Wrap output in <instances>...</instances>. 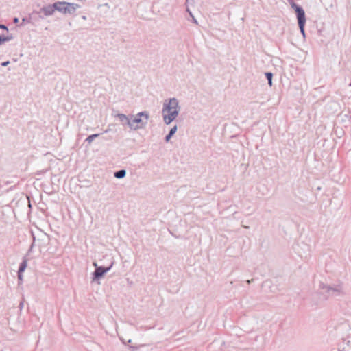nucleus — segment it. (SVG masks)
<instances>
[{
  "label": "nucleus",
  "instance_id": "nucleus-1",
  "mask_svg": "<svg viewBox=\"0 0 351 351\" xmlns=\"http://www.w3.org/2000/svg\"><path fill=\"white\" fill-rule=\"evenodd\" d=\"M180 111L179 101L176 97L165 99L162 104V115L163 121L169 125L178 116Z\"/></svg>",
  "mask_w": 351,
  "mask_h": 351
},
{
  "label": "nucleus",
  "instance_id": "nucleus-2",
  "mask_svg": "<svg viewBox=\"0 0 351 351\" xmlns=\"http://www.w3.org/2000/svg\"><path fill=\"white\" fill-rule=\"evenodd\" d=\"M149 118V113L146 111L138 112L135 116L131 115L130 129L137 130L144 128L147 124Z\"/></svg>",
  "mask_w": 351,
  "mask_h": 351
},
{
  "label": "nucleus",
  "instance_id": "nucleus-3",
  "mask_svg": "<svg viewBox=\"0 0 351 351\" xmlns=\"http://www.w3.org/2000/svg\"><path fill=\"white\" fill-rule=\"evenodd\" d=\"M291 6L292 8H293L295 10V12L296 13L298 26H299L300 32L302 33L303 37H305V32H304V25L306 23L305 12L302 7L295 4L294 2L291 3Z\"/></svg>",
  "mask_w": 351,
  "mask_h": 351
},
{
  "label": "nucleus",
  "instance_id": "nucleus-4",
  "mask_svg": "<svg viewBox=\"0 0 351 351\" xmlns=\"http://www.w3.org/2000/svg\"><path fill=\"white\" fill-rule=\"evenodd\" d=\"M57 11L63 14H73L77 8L81 6L77 3H69L65 1H58Z\"/></svg>",
  "mask_w": 351,
  "mask_h": 351
},
{
  "label": "nucleus",
  "instance_id": "nucleus-5",
  "mask_svg": "<svg viewBox=\"0 0 351 351\" xmlns=\"http://www.w3.org/2000/svg\"><path fill=\"white\" fill-rule=\"evenodd\" d=\"M322 289L324 292L327 293L330 296H339L341 294L343 289L341 285H336L335 287L324 285Z\"/></svg>",
  "mask_w": 351,
  "mask_h": 351
},
{
  "label": "nucleus",
  "instance_id": "nucleus-6",
  "mask_svg": "<svg viewBox=\"0 0 351 351\" xmlns=\"http://www.w3.org/2000/svg\"><path fill=\"white\" fill-rule=\"evenodd\" d=\"M93 265L95 267V270L93 273V280H95L101 278L106 273H107L110 269L112 265L108 267H104L102 266H98L96 263H93Z\"/></svg>",
  "mask_w": 351,
  "mask_h": 351
},
{
  "label": "nucleus",
  "instance_id": "nucleus-7",
  "mask_svg": "<svg viewBox=\"0 0 351 351\" xmlns=\"http://www.w3.org/2000/svg\"><path fill=\"white\" fill-rule=\"evenodd\" d=\"M56 10H57L56 2L53 4L43 7L40 12H43L45 16H49L53 15Z\"/></svg>",
  "mask_w": 351,
  "mask_h": 351
},
{
  "label": "nucleus",
  "instance_id": "nucleus-8",
  "mask_svg": "<svg viewBox=\"0 0 351 351\" xmlns=\"http://www.w3.org/2000/svg\"><path fill=\"white\" fill-rule=\"evenodd\" d=\"M115 117L118 118L123 125H128L130 128V123L131 121V115L127 116L124 114L118 113L114 115Z\"/></svg>",
  "mask_w": 351,
  "mask_h": 351
},
{
  "label": "nucleus",
  "instance_id": "nucleus-9",
  "mask_svg": "<svg viewBox=\"0 0 351 351\" xmlns=\"http://www.w3.org/2000/svg\"><path fill=\"white\" fill-rule=\"evenodd\" d=\"M125 175H126V171L125 169H121L118 171H116L114 173V176L118 179L123 178L125 176Z\"/></svg>",
  "mask_w": 351,
  "mask_h": 351
},
{
  "label": "nucleus",
  "instance_id": "nucleus-10",
  "mask_svg": "<svg viewBox=\"0 0 351 351\" xmlns=\"http://www.w3.org/2000/svg\"><path fill=\"white\" fill-rule=\"evenodd\" d=\"M27 266V261L26 259H23L22 263H21L19 268V273H23Z\"/></svg>",
  "mask_w": 351,
  "mask_h": 351
},
{
  "label": "nucleus",
  "instance_id": "nucleus-11",
  "mask_svg": "<svg viewBox=\"0 0 351 351\" xmlns=\"http://www.w3.org/2000/svg\"><path fill=\"white\" fill-rule=\"evenodd\" d=\"M99 136V134H91L90 136H88L85 141L87 142L89 145L93 142V141L97 138L98 136Z\"/></svg>",
  "mask_w": 351,
  "mask_h": 351
},
{
  "label": "nucleus",
  "instance_id": "nucleus-12",
  "mask_svg": "<svg viewBox=\"0 0 351 351\" xmlns=\"http://www.w3.org/2000/svg\"><path fill=\"white\" fill-rule=\"evenodd\" d=\"M265 76H266L267 80H268V84L269 85V86H272L273 74L270 72H267V73H265Z\"/></svg>",
  "mask_w": 351,
  "mask_h": 351
},
{
  "label": "nucleus",
  "instance_id": "nucleus-13",
  "mask_svg": "<svg viewBox=\"0 0 351 351\" xmlns=\"http://www.w3.org/2000/svg\"><path fill=\"white\" fill-rule=\"evenodd\" d=\"M11 38V37H2L0 36V45L3 44L4 42L10 40Z\"/></svg>",
  "mask_w": 351,
  "mask_h": 351
},
{
  "label": "nucleus",
  "instance_id": "nucleus-14",
  "mask_svg": "<svg viewBox=\"0 0 351 351\" xmlns=\"http://www.w3.org/2000/svg\"><path fill=\"white\" fill-rule=\"evenodd\" d=\"M178 130V128H177V125H174L169 131V134L172 136H173L175 134V133Z\"/></svg>",
  "mask_w": 351,
  "mask_h": 351
},
{
  "label": "nucleus",
  "instance_id": "nucleus-15",
  "mask_svg": "<svg viewBox=\"0 0 351 351\" xmlns=\"http://www.w3.org/2000/svg\"><path fill=\"white\" fill-rule=\"evenodd\" d=\"M187 12L189 13L190 16L193 18V23H195V24H197V20L195 19V17L193 16V15L192 14V13L189 11V9H187Z\"/></svg>",
  "mask_w": 351,
  "mask_h": 351
},
{
  "label": "nucleus",
  "instance_id": "nucleus-16",
  "mask_svg": "<svg viewBox=\"0 0 351 351\" xmlns=\"http://www.w3.org/2000/svg\"><path fill=\"white\" fill-rule=\"evenodd\" d=\"M173 136L171 135L169 133L165 136V141L167 142L169 141V140L171 139V138Z\"/></svg>",
  "mask_w": 351,
  "mask_h": 351
},
{
  "label": "nucleus",
  "instance_id": "nucleus-17",
  "mask_svg": "<svg viewBox=\"0 0 351 351\" xmlns=\"http://www.w3.org/2000/svg\"><path fill=\"white\" fill-rule=\"evenodd\" d=\"M18 279H19L20 281H22V280H23V274H22V273H19V272H18Z\"/></svg>",
  "mask_w": 351,
  "mask_h": 351
},
{
  "label": "nucleus",
  "instance_id": "nucleus-18",
  "mask_svg": "<svg viewBox=\"0 0 351 351\" xmlns=\"http://www.w3.org/2000/svg\"><path fill=\"white\" fill-rule=\"evenodd\" d=\"M0 29H5L6 31H8V27L5 25L0 24Z\"/></svg>",
  "mask_w": 351,
  "mask_h": 351
},
{
  "label": "nucleus",
  "instance_id": "nucleus-19",
  "mask_svg": "<svg viewBox=\"0 0 351 351\" xmlns=\"http://www.w3.org/2000/svg\"><path fill=\"white\" fill-rule=\"evenodd\" d=\"M9 63H10L9 61L3 62L1 63V66H6L8 65Z\"/></svg>",
  "mask_w": 351,
  "mask_h": 351
},
{
  "label": "nucleus",
  "instance_id": "nucleus-20",
  "mask_svg": "<svg viewBox=\"0 0 351 351\" xmlns=\"http://www.w3.org/2000/svg\"><path fill=\"white\" fill-rule=\"evenodd\" d=\"M19 19H18L17 17H14V18L13 19V22H14V23H15V24L18 23H19Z\"/></svg>",
  "mask_w": 351,
  "mask_h": 351
},
{
  "label": "nucleus",
  "instance_id": "nucleus-21",
  "mask_svg": "<svg viewBox=\"0 0 351 351\" xmlns=\"http://www.w3.org/2000/svg\"><path fill=\"white\" fill-rule=\"evenodd\" d=\"M186 2H187V3H190V2L193 3V2H194V1H193V0H186Z\"/></svg>",
  "mask_w": 351,
  "mask_h": 351
},
{
  "label": "nucleus",
  "instance_id": "nucleus-22",
  "mask_svg": "<svg viewBox=\"0 0 351 351\" xmlns=\"http://www.w3.org/2000/svg\"><path fill=\"white\" fill-rule=\"evenodd\" d=\"M26 21H27V20H26V19H25V18H23V19H22V23H25V22H26Z\"/></svg>",
  "mask_w": 351,
  "mask_h": 351
},
{
  "label": "nucleus",
  "instance_id": "nucleus-23",
  "mask_svg": "<svg viewBox=\"0 0 351 351\" xmlns=\"http://www.w3.org/2000/svg\"><path fill=\"white\" fill-rule=\"evenodd\" d=\"M82 19H83L84 20H86V17L85 16H82Z\"/></svg>",
  "mask_w": 351,
  "mask_h": 351
},
{
  "label": "nucleus",
  "instance_id": "nucleus-24",
  "mask_svg": "<svg viewBox=\"0 0 351 351\" xmlns=\"http://www.w3.org/2000/svg\"><path fill=\"white\" fill-rule=\"evenodd\" d=\"M23 303H21V304H20V307H21V308H22V307H23Z\"/></svg>",
  "mask_w": 351,
  "mask_h": 351
},
{
  "label": "nucleus",
  "instance_id": "nucleus-25",
  "mask_svg": "<svg viewBox=\"0 0 351 351\" xmlns=\"http://www.w3.org/2000/svg\"><path fill=\"white\" fill-rule=\"evenodd\" d=\"M250 281H251V280H247V283H250Z\"/></svg>",
  "mask_w": 351,
  "mask_h": 351
},
{
  "label": "nucleus",
  "instance_id": "nucleus-26",
  "mask_svg": "<svg viewBox=\"0 0 351 351\" xmlns=\"http://www.w3.org/2000/svg\"><path fill=\"white\" fill-rule=\"evenodd\" d=\"M244 228H248V226H244Z\"/></svg>",
  "mask_w": 351,
  "mask_h": 351
}]
</instances>
